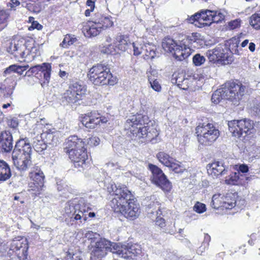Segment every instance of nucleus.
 Segmentation results:
<instances>
[{"label": "nucleus", "instance_id": "5", "mask_svg": "<svg viewBox=\"0 0 260 260\" xmlns=\"http://www.w3.org/2000/svg\"><path fill=\"white\" fill-rule=\"evenodd\" d=\"M88 77L95 85H114L115 83V81L110 79L112 75L107 65L97 64L93 66L88 72Z\"/></svg>", "mask_w": 260, "mask_h": 260}, {"label": "nucleus", "instance_id": "16", "mask_svg": "<svg viewBox=\"0 0 260 260\" xmlns=\"http://www.w3.org/2000/svg\"><path fill=\"white\" fill-rule=\"evenodd\" d=\"M127 202L120 213L127 218L135 219L138 217L140 213L139 204L132 198Z\"/></svg>", "mask_w": 260, "mask_h": 260}, {"label": "nucleus", "instance_id": "36", "mask_svg": "<svg viewBox=\"0 0 260 260\" xmlns=\"http://www.w3.org/2000/svg\"><path fill=\"white\" fill-rule=\"evenodd\" d=\"M46 142L52 146L59 142L58 134L57 132L48 133L46 135Z\"/></svg>", "mask_w": 260, "mask_h": 260}, {"label": "nucleus", "instance_id": "47", "mask_svg": "<svg viewBox=\"0 0 260 260\" xmlns=\"http://www.w3.org/2000/svg\"><path fill=\"white\" fill-rule=\"evenodd\" d=\"M169 168H172L173 171L176 173H183L185 170V168L184 167L174 162L169 166Z\"/></svg>", "mask_w": 260, "mask_h": 260}, {"label": "nucleus", "instance_id": "62", "mask_svg": "<svg viewBox=\"0 0 260 260\" xmlns=\"http://www.w3.org/2000/svg\"><path fill=\"white\" fill-rule=\"evenodd\" d=\"M210 240H211L210 236L207 234H205L204 239L203 242H202V244H204L205 246H209V242H210Z\"/></svg>", "mask_w": 260, "mask_h": 260}, {"label": "nucleus", "instance_id": "14", "mask_svg": "<svg viewBox=\"0 0 260 260\" xmlns=\"http://www.w3.org/2000/svg\"><path fill=\"white\" fill-rule=\"evenodd\" d=\"M8 51L16 57H25L31 52L29 48H27L26 41L23 39L14 40L13 42L10 44L7 49Z\"/></svg>", "mask_w": 260, "mask_h": 260}, {"label": "nucleus", "instance_id": "53", "mask_svg": "<svg viewBox=\"0 0 260 260\" xmlns=\"http://www.w3.org/2000/svg\"><path fill=\"white\" fill-rule=\"evenodd\" d=\"M65 259V260H80L76 254L72 253L70 252L67 253Z\"/></svg>", "mask_w": 260, "mask_h": 260}, {"label": "nucleus", "instance_id": "11", "mask_svg": "<svg viewBox=\"0 0 260 260\" xmlns=\"http://www.w3.org/2000/svg\"><path fill=\"white\" fill-rule=\"evenodd\" d=\"M229 129L232 136L240 138L252 133L253 129V122L250 119L234 120L228 122Z\"/></svg>", "mask_w": 260, "mask_h": 260}, {"label": "nucleus", "instance_id": "61", "mask_svg": "<svg viewBox=\"0 0 260 260\" xmlns=\"http://www.w3.org/2000/svg\"><path fill=\"white\" fill-rule=\"evenodd\" d=\"M20 5V2L18 0H11L8 5L11 9L14 8Z\"/></svg>", "mask_w": 260, "mask_h": 260}, {"label": "nucleus", "instance_id": "1", "mask_svg": "<svg viewBox=\"0 0 260 260\" xmlns=\"http://www.w3.org/2000/svg\"><path fill=\"white\" fill-rule=\"evenodd\" d=\"M88 248L90 251V260H101L106 255L108 251L126 259H134L141 252L138 244L111 243L102 238L95 242H91Z\"/></svg>", "mask_w": 260, "mask_h": 260}, {"label": "nucleus", "instance_id": "60", "mask_svg": "<svg viewBox=\"0 0 260 260\" xmlns=\"http://www.w3.org/2000/svg\"><path fill=\"white\" fill-rule=\"evenodd\" d=\"M8 247L5 244L0 245V256H3L6 255V252Z\"/></svg>", "mask_w": 260, "mask_h": 260}, {"label": "nucleus", "instance_id": "20", "mask_svg": "<svg viewBox=\"0 0 260 260\" xmlns=\"http://www.w3.org/2000/svg\"><path fill=\"white\" fill-rule=\"evenodd\" d=\"M98 116L99 113L92 111L84 114L81 117V121L86 128L93 129L99 124Z\"/></svg>", "mask_w": 260, "mask_h": 260}, {"label": "nucleus", "instance_id": "23", "mask_svg": "<svg viewBox=\"0 0 260 260\" xmlns=\"http://www.w3.org/2000/svg\"><path fill=\"white\" fill-rule=\"evenodd\" d=\"M252 179V176H246L245 174H239V172L232 174L228 179L225 180L227 184L235 185L242 184L245 185Z\"/></svg>", "mask_w": 260, "mask_h": 260}, {"label": "nucleus", "instance_id": "37", "mask_svg": "<svg viewBox=\"0 0 260 260\" xmlns=\"http://www.w3.org/2000/svg\"><path fill=\"white\" fill-rule=\"evenodd\" d=\"M39 138L40 139H38V138L34 139L32 145L36 151L41 152L46 149L47 145L41 139V137Z\"/></svg>", "mask_w": 260, "mask_h": 260}, {"label": "nucleus", "instance_id": "52", "mask_svg": "<svg viewBox=\"0 0 260 260\" xmlns=\"http://www.w3.org/2000/svg\"><path fill=\"white\" fill-rule=\"evenodd\" d=\"M241 21L239 19H235L231 21L229 23V26L231 29H234L240 25Z\"/></svg>", "mask_w": 260, "mask_h": 260}, {"label": "nucleus", "instance_id": "44", "mask_svg": "<svg viewBox=\"0 0 260 260\" xmlns=\"http://www.w3.org/2000/svg\"><path fill=\"white\" fill-rule=\"evenodd\" d=\"M115 47L116 45L114 44L105 45L101 49V52L104 54H112L115 51Z\"/></svg>", "mask_w": 260, "mask_h": 260}, {"label": "nucleus", "instance_id": "9", "mask_svg": "<svg viewBox=\"0 0 260 260\" xmlns=\"http://www.w3.org/2000/svg\"><path fill=\"white\" fill-rule=\"evenodd\" d=\"M92 24L91 25H84L82 31L84 36L87 37H93L99 35L101 32L107 28L113 25V22L109 18L97 14L96 17L93 18Z\"/></svg>", "mask_w": 260, "mask_h": 260}, {"label": "nucleus", "instance_id": "51", "mask_svg": "<svg viewBox=\"0 0 260 260\" xmlns=\"http://www.w3.org/2000/svg\"><path fill=\"white\" fill-rule=\"evenodd\" d=\"M28 68V66H17L15 64V69L14 70V72H16L19 75H22L23 72L26 70Z\"/></svg>", "mask_w": 260, "mask_h": 260}, {"label": "nucleus", "instance_id": "24", "mask_svg": "<svg viewBox=\"0 0 260 260\" xmlns=\"http://www.w3.org/2000/svg\"><path fill=\"white\" fill-rule=\"evenodd\" d=\"M22 244L23 243L19 240H13L11 243L7 254L10 256L12 252H15L18 256L20 254L25 255L28 247L25 244L23 247Z\"/></svg>", "mask_w": 260, "mask_h": 260}, {"label": "nucleus", "instance_id": "27", "mask_svg": "<svg viewBox=\"0 0 260 260\" xmlns=\"http://www.w3.org/2000/svg\"><path fill=\"white\" fill-rule=\"evenodd\" d=\"M11 176L9 165L4 160L0 159V181H5Z\"/></svg>", "mask_w": 260, "mask_h": 260}, {"label": "nucleus", "instance_id": "13", "mask_svg": "<svg viewBox=\"0 0 260 260\" xmlns=\"http://www.w3.org/2000/svg\"><path fill=\"white\" fill-rule=\"evenodd\" d=\"M148 169L152 173L151 181L164 191H170L172 189V184L162 171L156 166L151 164L148 165Z\"/></svg>", "mask_w": 260, "mask_h": 260}, {"label": "nucleus", "instance_id": "31", "mask_svg": "<svg viewBox=\"0 0 260 260\" xmlns=\"http://www.w3.org/2000/svg\"><path fill=\"white\" fill-rule=\"evenodd\" d=\"M178 45L176 42L170 38H165L162 42V47L167 52L173 53Z\"/></svg>", "mask_w": 260, "mask_h": 260}, {"label": "nucleus", "instance_id": "49", "mask_svg": "<svg viewBox=\"0 0 260 260\" xmlns=\"http://www.w3.org/2000/svg\"><path fill=\"white\" fill-rule=\"evenodd\" d=\"M86 142L90 146H97L99 144L100 139L97 137H91L88 138Z\"/></svg>", "mask_w": 260, "mask_h": 260}, {"label": "nucleus", "instance_id": "28", "mask_svg": "<svg viewBox=\"0 0 260 260\" xmlns=\"http://www.w3.org/2000/svg\"><path fill=\"white\" fill-rule=\"evenodd\" d=\"M211 169L212 173L215 176L224 175L227 172L228 168H225L222 161H216L209 164L208 170Z\"/></svg>", "mask_w": 260, "mask_h": 260}, {"label": "nucleus", "instance_id": "58", "mask_svg": "<svg viewBox=\"0 0 260 260\" xmlns=\"http://www.w3.org/2000/svg\"><path fill=\"white\" fill-rule=\"evenodd\" d=\"M155 224L160 228H163L165 225V219L163 218L157 216L156 219Z\"/></svg>", "mask_w": 260, "mask_h": 260}, {"label": "nucleus", "instance_id": "21", "mask_svg": "<svg viewBox=\"0 0 260 260\" xmlns=\"http://www.w3.org/2000/svg\"><path fill=\"white\" fill-rule=\"evenodd\" d=\"M12 158L14 166L21 171L26 170L31 164V157L30 155L24 156L12 155Z\"/></svg>", "mask_w": 260, "mask_h": 260}, {"label": "nucleus", "instance_id": "63", "mask_svg": "<svg viewBox=\"0 0 260 260\" xmlns=\"http://www.w3.org/2000/svg\"><path fill=\"white\" fill-rule=\"evenodd\" d=\"M208 246H205L204 244H202V245L198 249L197 253L199 254H202V253L208 248Z\"/></svg>", "mask_w": 260, "mask_h": 260}, {"label": "nucleus", "instance_id": "6", "mask_svg": "<svg viewBox=\"0 0 260 260\" xmlns=\"http://www.w3.org/2000/svg\"><path fill=\"white\" fill-rule=\"evenodd\" d=\"M199 142L205 146L211 145L219 136V131L213 124L200 123L196 128Z\"/></svg>", "mask_w": 260, "mask_h": 260}, {"label": "nucleus", "instance_id": "26", "mask_svg": "<svg viewBox=\"0 0 260 260\" xmlns=\"http://www.w3.org/2000/svg\"><path fill=\"white\" fill-rule=\"evenodd\" d=\"M71 89L81 100L86 92V87L81 81L72 82L69 85Z\"/></svg>", "mask_w": 260, "mask_h": 260}, {"label": "nucleus", "instance_id": "17", "mask_svg": "<svg viewBox=\"0 0 260 260\" xmlns=\"http://www.w3.org/2000/svg\"><path fill=\"white\" fill-rule=\"evenodd\" d=\"M31 152L32 148L28 139L26 138H21L16 142L12 155L13 156L16 155L24 156H31Z\"/></svg>", "mask_w": 260, "mask_h": 260}, {"label": "nucleus", "instance_id": "33", "mask_svg": "<svg viewBox=\"0 0 260 260\" xmlns=\"http://www.w3.org/2000/svg\"><path fill=\"white\" fill-rule=\"evenodd\" d=\"M156 156L159 161L166 167H169L173 162V158L164 152L158 153Z\"/></svg>", "mask_w": 260, "mask_h": 260}, {"label": "nucleus", "instance_id": "22", "mask_svg": "<svg viewBox=\"0 0 260 260\" xmlns=\"http://www.w3.org/2000/svg\"><path fill=\"white\" fill-rule=\"evenodd\" d=\"M171 53L177 60L181 61L191 54V49L190 47H187V45L180 43V45L178 44Z\"/></svg>", "mask_w": 260, "mask_h": 260}, {"label": "nucleus", "instance_id": "56", "mask_svg": "<svg viewBox=\"0 0 260 260\" xmlns=\"http://www.w3.org/2000/svg\"><path fill=\"white\" fill-rule=\"evenodd\" d=\"M15 69V64H13L7 68L4 72V76H6L8 75L11 74L12 73L14 72Z\"/></svg>", "mask_w": 260, "mask_h": 260}, {"label": "nucleus", "instance_id": "40", "mask_svg": "<svg viewBox=\"0 0 260 260\" xmlns=\"http://www.w3.org/2000/svg\"><path fill=\"white\" fill-rule=\"evenodd\" d=\"M249 23L255 29H260V13L253 14L250 18Z\"/></svg>", "mask_w": 260, "mask_h": 260}, {"label": "nucleus", "instance_id": "38", "mask_svg": "<svg viewBox=\"0 0 260 260\" xmlns=\"http://www.w3.org/2000/svg\"><path fill=\"white\" fill-rule=\"evenodd\" d=\"M51 67L50 64L44 63L43 64L42 69L41 70V72L43 74L44 79L45 80V82L48 83L50 78V73H51Z\"/></svg>", "mask_w": 260, "mask_h": 260}, {"label": "nucleus", "instance_id": "30", "mask_svg": "<svg viewBox=\"0 0 260 260\" xmlns=\"http://www.w3.org/2000/svg\"><path fill=\"white\" fill-rule=\"evenodd\" d=\"M156 49V46L152 43H148L143 44V54L144 58L146 59L153 58L155 56Z\"/></svg>", "mask_w": 260, "mask_h": 260}, {"label": "nucleus", "instance_id": "50", "mask_svg": "<svg viewBox=\"0 0 260 260\" xmlns=\"http://www.w3.org/2000/svg\"><path fill=\"white\" fill-rule=\"evenodd\" d=\"M98 234L96 233H94L92 231H87L86 233L85 234V237L88 239L91 240V242H95L97 240H96V237L95 236H97Z\"/></svg>", "mask_w": 260, "mask_h": 260}, {"label": "nucleus", "instance_id": "35", "mask_svg": "<svg viewBox=\"0 0 260 260\" xmlns=\"http://www.w3.org/2000/svg\"><path fill=\"white\" fill-rule=\"evenodd\" d=\"M77 41V38L74 35H67L64 36L62 42L60 44V46L64 48H67Z\"/></svg>", "mask_w": 260, "mask_h": 260}, {"label": "nucleus", "instance_id": "8", "mask_svg": "<svg viewBox=\"0 0 260 260\" xmlns=\"http://www.w3.org/2000/svg\"><path fill=\"white\" fill-rule=\"evenodd\" d=\"M147 116L140 114L133 115L126 120L125 128L129 129L133 135H136V137L145 138L150 125L147 123V125L142 127L141 126L145 124V121L147 120Z\"/></svg>", "mask_w": 260, "mask_h": 260}, {"label": "nucleus", "instance_id": "59", "mask_svg": "<svg viewBox=\"0 0 260 260\" xmlns=\"http://www.w3.org/2000/svg\"><path fill=\"white\" fill-rule=\"evenodd\" d=\"M30 28L32 29H37L38 30H41L43 28V26L40 24L38 21H34Z\"/></svg>", "mask_w": 260, "mask_h": 260}, {"label": "nucleus", "instance_id": "57", "mask_svg": "<svg viewBox=\"0 0 260 260\" xmlns=\"http://www.w3.org/2000/svg\"><path fill=\"white\" fill-rule=\"evenodd\" d=\"M12 80L13 81L12 82V85H10V90H9L8 94H11L13 93V90L17 84V82L16 81V77L12 76Z\"/></svg>", "mask_w": 260, "mask_h": 260}, {"label": "nucleus", "instance_id": "4", "mask_svg": "<svg viewBox=\"0 0 260 260\" xmlns=\"http://www.w3.org/2000/svg\"><path fill=\"white\" fill-rule=\"evenodd\" d=\"M91 208L85 204L83 199L74 200L66 204L64 207L65 214L73 220H79L82 222L87 219L86 214Z\"/></svg>", "mask_w": 260, "mask_h": 260}, {"label": "nucleus", "instance_id": "41", "mask_svg": "<svg viewBox=\"0 0 260 260\" xmlns=\"http://www.w3.org/2000/svg\"><path fill=\"white\" fill-rule=\"evenodd\" d=\"M148 129V132L147 133L145 138L147 141H152L155 138H156L158 136L159 133L156 128L152 125H150Z\"/></svg>", "mask_w": 260, "mask_h": 260}, {"label": "nucleus", "instance_id": "7", "mask_svg": "<svg viewBox=\"0 0 260 260\" xmlns=\"http://www.w3.org/2000/svg\"><path fill=\"white\" fill-rule=\"evenodd\" d=\"M224 15L220 12L206 10L197 13L190 18L192 23L198 27L210 26L212 23H218L223 20Z\"/></svg>", "mask_w": 260, "mask_h": 260}, {"label": "nucleus", "instance_id": "15", "mask_svg": "<svg viewBox=\"0 0 260 260\" xmlns=\"http://www.w3.org/2000/svg\"><path fill=\"white\" fill-rule=\"evenodd\" d=\"M29 176L33 181L29 183V188L35 191V194H39L44 187L45 175L40 169L31 171Z\"/></svg>", "mask_w": 260, "mask_h": 260}, {"label": "nucleus", "instance_id": "2", "mask_svg": "<svg viewBox=\"0 0 260 260\" xmlns=\"http://www.w3.org/2000/svg\"><path fill=\"white\" fill-rule=\"evenodd\" d=\"M84 143L85 142L76 136L69 137L65 142L64 151L68 154L70 159L74 162L76 167H83L87 159Z\"/></svg>", "mask_w": 260, "mask_h": 260}, {"label": "nucleus", "instance_id": "10", "mask_svg": "<svg viewBox=\"0 0 260 260\" xmlns=\"http://www.w3.org/2000/svg\"><path fill=\"white\" fill-rule=\"evenodd\" d=\"M221 89L225 99L231 101L234 105H238L244 95L245 86L240 82L228 81L222 86Z\"/></svg>", "mask_w": 260, "mask_h": 260}, {"label": "nucleus", "instance_id": "55", "mask_svg": "<svg viewBox=\"0 0 260 260\" xmlns=\"http://www.w3.org/2000/svg\"><path fill=\"white\" fill-rule=\"evenodd\" d=\"M249 169L247 165H240L239 167L238 170L237 171V172H239V174H241V173H246L248 172Z\"/></svg>", "mask_w": 260, "mask_h": 260}, {"label": "nucleus", "instance_id": "43", "mask_svg": "<svg viewBox=\"0 0 260 260\" xmlns=\"http://www.w3.org/2000/svg\"><path fill=\"white\" fill-rule=\"evenodd\" d=\"M131 47L133 48L134 54L135 55H139L143 52V45L139 44L137 43H133L130 44Z\"/></svg>", "mask_w": 260, "mask_h": 260}, {"label": "nucleus", "instance_id": "19", "mask_svg": "<svg viewBox=\"0 0 260 260\" xmlns=\"http://www.w3.org/2000/svg\"><path fill=\"white\" fill-rule=\"evenodd\" d=\"M13 138L8 131H4L0 134V149L2 152H9L13 148Z\"/></svg>", "mask_w": 260, "mask_h": 260}, {"label": "nucleus", "instance_id": "3", "mask_svg": "<svg viewBox=\"0 0 260 260\" xmlns=\"http://www.w3.org/2000/svg\"><path fill=\"white\" fill-rule=\"evenodd\" d=\"M107 189L113 196L110 203L111 208L115 212L120 213L127 201L133 197L131 192L126 187H117L115 184H111Z\"/></svg>", "mask_w": 260, "mask_h": 260}, {"label": "nucleus", "instance_id": "29", "mask_svg": "<svg viewBox=\"0 0 260 260\" xmlns=\"http://www.w3.org/2000/svg\"><path fill=\"white\" fill-rule=\"evenodd\" d=\"M80 100L81 99L69 87L68 89L62 95V102L65 103L64 104H66L76 103Z\"/></svg>", "mask_w": 260, "mask_h": 260}, {"label": "nucleus", "instance_id": "34", "mask_svg": "<svg viewBox=\"0 0 260 260\" xmlns=\"http://www.w3.org/2000/svg\"><path fill=\"white\" fill-rule=\"evenodd\" d=\"M22 6L27 8L28 10L36 13H39L41 10V5L39 3H36V2H27L25 4L22 3Z\"/></svg>", "mask_w": 260, "mask_h": 260}, {"label": "nucleus", "instance_id": "25", "mask_svg": "<svg viewBox=\"0 0 260 260\" xmlns=\"http://www.w3.org/2000/svg\"><path fill=\"white\" fill-rule=\"evenodd\" d=\"M128 41L126 36L119 35L115 37L114 44L119 50L125 51L131 47V43Z\"/></svg>", "mask_w": 260, "mask_h": 260}, {"label": "nucleus", "instance_id": "64", "mask_svg": "<svg viewBox=\"0 0 260 260\" xmlns=\"http://www.w3.org/2000/svg\"><path fill=\"white\" fill-rule=\"evenodd\" d=\"M57 190L58 191H65L68 189V186L66 184H57Z\"/></svg>", "mask_w": 260, "mask_h": 260}, {"label": "nucleus", "instance_id": "46", "mask_svg": "<svg viewBox=\"0 0 260 260\" xmlns=\"http://www.w3.org/2000/svg\"><path fill=\"white\" fill-rule=\"evenodd\" d=\"M148 80L152 88L156 91L159 92L161 90V86L159 82L151 78H149Z\"/></svg>", "mask_w": 260, "mask_h": 260}, {"label": "nucleus", "instance_id": "18", "mask_svg": "<svg viewBox=\"0 0 260 260\" xmlns=\"http://www.w3.org/2000/svg\"><path fill=\"white\" fill-rule=\"evenodd\" d=\"M226 200H229V196L219 193L213 196L211 206L215 209L220 208L225 209H232L235 206V202H226Z\"/></svg>", "mask_w": 260, "mask_h": 260}, {"label": "nucleus", "instance_id": "12", "mask_svg": "<svg viewBox=\"0 0 260 260\" xmlns=\"http://www.w3.org/2000/svg\"><path fill=\"white\" fill-rule=\"evenodd\" d=\"M228 51L224 45L219 44L213 49L208 50L206 55L211 62L228 64L233 61V57L229 55Z\"/></svg>", "mask_w": 260, "mask_h": 260}, {"label": "nucleus", "instance_id": "42", "mask_svg": "<svg viewBox=\"0 0 260 260\" xmlns=\"http://www.w3.org/2000/svg\"><path fill=\"white\" fill-rule=\"evenodd\" d=\"M221 88L217 89L212 94L211 100L212 102L215 104L219 103L221 100L225 99L223 96V94L221 92Z\"/></svg>", "mask_w": 260, "mask_h": 260}, {"label": "nucleus", "instance_id": "48", "mask_svg": "<svg viewBox=\"0 0 260 260\" xmlns=\"http://www.w3.org/2000/svg\"><path fill=\"white\" fill-rule=\"evenodd\" d=\"M194 210L199 213H202L206 211V205L204 204L198 202L193 207Z\"/></svg>", "mask_w": 260, "mask_h": 260}, {"label": "nucleus", "instance_id": "45", "mask_svg": "<svg viewBox=\"0 0 260 260\" xmlns=\"http://www.w3.org/2000/svg\"><path fill=\"white\" fill-rule=\"evenodd\" d=\"M206 60L205 58L200 54H196L192 58V61L196 66H200L203 64Z\"/></svg>", "mask_w": 260, "mask_h": 260}, {"label": "nucleus", "instance_id": "32", "mask_svg": "<svg viewBox=\"0 0 260 260\" xmlns=\"http://www.w3.org/2000/svg\"><path fill=\"white\" fill-rule=\"evenodd\" d=\"M9 18V10L0 9V31L7 27Z\"/></svg>", "mask_w": 260, "mask_h": 260}, {"label": "nucleus", "instance_id": "39", "mask_svg": "<svg viewBox=\"0 0 260 260\" xmlns=\"http://www.w3.org/2000/svg\"><path fill=\"white\" fill-rule=\"evenodd\" d=\"M200 34L198 33H193L191 36H189L187 37L186 40L184 41L183 44L187 45V47H195V45H193L196 43L197 41L199 40V37L200 36Z\"/></svg>", "mask_w": 260, "mask_h": 260}, {"label": "nucleus", "instance_id": "54", "mask_svg": "<svg viewBox=\"0 0 260 260\" xmlns=\"http://www.w3.org/2000/svg\"><path fill=\"white\" fill-rule=\"evenodd\" d=\"M42 66L37 65L34 66L29 69V70L26 72V74L30 72L31 73H37L38 71H41L42 69Z\"/></svg>", "mask_w": 260, "mask_h": 260}]
</instances>
